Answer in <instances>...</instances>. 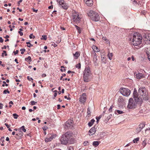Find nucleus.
Masks as SVG:
<instances>
[{
    "label": "nucleus",
    "mask_w": 150,
    "mask_h": 150,
    "mask_svg": "<svg viewBox=\"0 0 150 150\" xmlns=\"http://www.w3.org/2000/svg\"><path fill=\"white\" fill-rule=\"evenodd\" d=\"M138 96L136 99V102L141 103L142 101L147 100L148 99V93L144 87H140L138 90Z\"/></svg>",
    "instance_id": "1"
},
{
    "label": "nucleus",
    "mask_w": 150,
    "mask_h": 150,
    "mask_svg": "<svg viewBox=\"0 0 150 150\" xmlns=\"http://www.w3.org/2000/svg\"><path fill=\"white\" fill-rule=\"evenodd\" d=\"M142 37L140 34L137 33H134L132 38L130 39V40L132 41L133 43V45L134 46H137L140 45L142 42Z\"/></svg>",
    "instance_id": "2"
},
{
    "label": "nucleus",
    "mask_w": 150,
    "mask_h": 150,
    "mask_svg": "<svg viewBox=\"0 0 150 150\" xmlns=\"http://www.w3.org/2000/svg\"><path fill=\"white\" fill-rule=\"evenodd\" d=\"M71 136V134L69 132H67L63 134L60 139L61 144L66 145L68 143L69 140Z\"/></svg>",
    "instance_id": "3"
},
{
    "label": "nucleus",
    "mask_w": 150,
    "mask_h": 150,
    "mask_svg": "<svg viewBox=\"0 0 150 150\" xmlns=\"http://www.w3.org/2000/svg\"><path fill=\"white\" fill-rule=\"evenodd\" d=\"M88 15L93 21H98L100 20V16L98 13L93 10H90L88 12Z\"/></svg>",
    "instance_id": "4"
},
{
    "label": "nucleus",
    "mask_w": 150,
    "mask_h": 150,
    "mask_svg": "<svg viewBox=\"0 0 150 150\" xmlns=\"http://www.w3.org/2000/svg\"><path fill=\"white\" fill-rule=\"evenodd\" d=\"M90 68L88 67H86L83 72V80L85 82H88L89 81V76L91 74V71Z\"/></svg>",
    "instance_id": "5"
},
{
    "label": "nucleus",
    "mask_w": 150,
    "mask_h": 150,
    "mask_svg": "<svg viewBox=\"0 0 150 150\" xmlns=\"http://www.w3.org/2000/svg\"><path fill=\"white\" fill-rule=\"evenodd\" d=\"M138 102H135L132 98H130L129 100L128 104L127 105V108L129 109H133L136 107V103Z\"/></svg>",
    "instance_id": "6"
},
{
    "label": "nucleus",
    "mask_w": 150,
    "mask_h": 150,
    "mask_svg": "<svg viewBox=\"0 0 150 150\" xmlns=\"http://www.w3.org/2000/svg\"><path fill=\"white\" fill-rule=\"evenodd\" d=\"M72 18L73 20L76 23H79L81 19L78 13L75 11L73 12Z\"/></svg>",
    "instance_id": "7"
},
{
    "label": "nucleus",
    "mask_w": 150,
    "mask_h": 150,
    "mask_svg": "<svg viewBox=\"0 0 150 150\" xmlns=\"http://www.w3.org/2000/svg\"><path fill=\"white\" fill-rule=\"evenodd\" d=\"M120 91L123 95L126 96H129L131 93V91L130 90L126 88H120Z\"/></svg>",
    "instance_id": "8"
},
{
    "label": "nucleus",
    "mask_w": 150,
    "mask_h": 150,
    "mask_svg": "<svg viewBox=\"0 0 150 150\" xmlns=\"http://www.w3.org/2000/svg\"><path fill=\"white\" fill-rule=\"evenodd\" d=\"M73 121L72 120H68L67 121L65 125V128H71L73 127Z\"/></svg>",
    "instance_id": "9"
},
{
    "label": "nucleus",
    "mask_w": 150,
    "mask_h": 150,
    "mask_svg": "<svg viewBox=\"0 0 150 150\" xmlns=\"http://www.w3.org/2000/svg\"><path fill=\"white\" fill-rule=\"evenodd\" d=\"M93 62L94 66L96 67L98 66L99 61L97 59V56L96 54L95 53L93 56Z\"/></svg>",
    "instance_id": "10"
},
{
    "label": "nucleus",
    "mask_w": 150,
    "mask_h": 150,
    "mask_svg": "<svg viewBox=\"0 0 150 150\" xmlns=\"http://www.w3.org/2000/svg\"><path fill=\"white\" fill-rule=\"evenodd\" d=\"M86 95L85 93H83L80 98V101L82 103H84L86 100Z\"/></svg>",
    "instance_id": "11"
},
{
    "label": "nucleus",
    "mask_w": 150,
    "mask_h": 150,
    "mask_svg": "<svg viewBox=\"0 0 150 150\" xmlns=\"http://www.w3.org/2000/svg\"><path fill=\"white\" fill-rule=\"evenodd\" d=\"M144 126L145 124H140L136 130V133H138L140 132Z\"/></svg>",
    "instance_id": "12"
},
{
    "label": "nucleus",
    "mask_w": 150,
    "mask_h": 150,
    "mask_svg": "<svg viewBox=\"0 0 150 150\" xmlns=\"http://www.w3.org/2000/svg\"><path fill=\"white\" fill-rule=\"evenodd\" d=\"M150 47H146L145 49V52L147 56L148 59L149 61H150V58L149 57Z\"/></svg>",
    "instance_id": "13"
},
{
    "label": "nucleus",
    "mask_w": 150,
    "mask_h": 150,
    "mask_svg": "<svg viewBox=\"0 0 150 150\" xmlns=\"http://www.w3.org/2000/svg\"><path fill=\"white\" fill-rule=\"evenodd\" d=\"M19 132L18 133L16 134L15 136V138L18 139L19 138L21 137L23 135V133L21 130H18Z\"/></svg>",
    "instance_id": "14"
},
{
    "label": "nucleus",
    "mask_w": 150,
    "mask_h": 150,
    "mask_svg": "<svg viewBox=\"0 0 150 150\" xmlns=\"http://www.w3.org/2000/svg\"><path fill=\"white\" fill-rule=\"evenodd\" d=\"M133 97L135 101H136V99H137L138 96V93H137V91L135 89L134 90L133 93Z\"/></svg>",
    "instance_id": "15"
},
{
    "label": "nucleus",
    "mask_w": 150,
    "mask_h": 150,
    "mask_svg": "<svg viewBox=\"0 0 150 150\" xmlns=\"http://www.w3.org/2000/svg\"><path fill=\"white\" fill-rule=\"evenodd\" d=\"M96 132V130L95 127H92L89 131L90 135H92L93 134Z\"/></svg>",
    "instance_id": "16"
},
{
    "label": "nucleus",
    "mask_w": 150,
    "mask_h": 150,
    "mask_svg": "<svg viewBox=\"0 0 150 150\" xmlns=\"http://www.w3.org/2000/svg\"><path fill=\"white\" fill-rule=\"evenodd\" d=\"M87 5L88 6H91L93 4V0H87V1H84Z\"/></svg>",
    "instance_id": "17"
},
{
    "label": "nucleus",
    "mask_w": 150,
    "mask_h": 150,
    "mask_svg": "<svg viewBox=\"0 0 150 150\" xmlns=\"http://www.w3.org/2000/svg\"><path fill=\"white\" fill-rule=\"evenodd\" d=\"M136 76L137 79H140L143 78L144 77V76L143 74L142 73H138L137 74H136Z\"/></svg>",
    "instance_id": "18"
},
{
    "label": "nucleus",
    "mask_w": 150,
    "mask_h": 150,
    "mask_svg": "<svg viewBox=\"0 0 150 150\" xmlns=\"http://www.w3.org/2000/svg\"><path fill=\"white\" fill-rule=\"evenodd\" d=\"M60 6L64 9H67L68 8V6L67 4L64 2Z\"/></svg>",
    "instance_id": "19"
},
{
    "label": "nucleus",
    "mask_w": 150,
    "mask_h": 150,
    "mask_svg": "<svg viewBox=\"0 0 150 150\" xmlns=\"http://www.w3.org/2000/svg\"><path fill=\"white\" fill-rule=\"evenodd\" d=\"M75 141V139L72 137H70L68 141V143L70 144H73L74 143Z\"/></svg>",
    "instance_id": "20"
},
{
    "label": "nucleus",
    "mask_w": 150,
    "mask_h": 150,
    "mask_svg": "<svg viewBox=\"0 0 150 150\" xmlns=\"http://www.w3.org/2000/svg\"><path fill=\"white\" fill-rule=\"evenodd\" d=\"M92 48L93 50L96 52H98L100 51L99 50L96 46L93 45L92 47Z\"/></svg>",
    "instance_id": "21"
},
{
    "label": "nucleus",
    "mask_w": 150,
    "mask_h": 150,
    "mask_svg": "<svg viewBox=\"0 0 150 150\" xmlns=\"http://www.w3.org/2000/svg\"><path fill=\"white\" fill-rule=\"evenodd\" d=\"M74 56L75 57L76 59H77L78 57H79L80 55V54L79 52H76L75 53L73 54Z\"/></svg>",
    "instance_id": "22"
},
{
    "label": "nucleus",
    "mask_w": 150,
    "mask_h": 150,
    "mask_svg": "<svg viewBox=\"0 0 150 150\" xmlns=\"http://www.w3.org/2000/svg\"><path fill=\"white\" fill-rule=\"evenodd\" d=\"M95 120H94L93 119H92L91 120V121L89 122L88 123V126H89V127L93 125V123L95 122Z\"/></svg>",
    "instance_id": "23"
},
{
    "label": "nucleus",
    "mask_w": 150,
    "mask_h": 150,
    "mask_svg": "<svg viewBox=\"0 0 150 150\" xmlns=\"http://www.w3.org/2000/svg\"><path fill=\"white\" fill-rule=\"evenodd\" d=\"M101 61L102 62L104 63H106L107 62V61L106 57L101 56Z\"/></svg>",
    "instance_id": "24"
},
{
    "label": "nucleus",
    "mask_w": 150,
    "mask_h": 150,
    "mask_svg": "<svg viewBox=\"0 0 150 150\" xmlns=\"http://www.w3.org/2000/svg\"><path fill=\"white\" fill-rule=\"evenodd\" d=\"M113 53H108V54L107 55V56L108 58L110 60H111L112 59V57L113 56Z\"/></svg>",
    "instance_id": "25"
},
{
    "label": "nucleus",
    "mask_w": 150,
    "mask_h": 150,
    "mask_svg": "<svg viewBox=\"0 0 150 150\" xmlns=\"http://www.w3.org/2000/svg\"><path fill=\"white\" fill-rule=\"evenodd\" d=\"M100 142H99L97 141H94V142H93V146H96L99 145V143Z\"/></svg>",
    "instance_id": "26"
},
{
    "label": "nucleus",
    "mask_w": 150,
    "mask_h": 150,
    "mask_svg": "<svg viewBox=\"0 0 150 150\" xmlns=\"http://www.w3.org/2000/svg\"><path fill=\"white\" fill-rule=\"evenodd\" d=\"M22 130L24 132H26V129H25V126H23L21 127L20 128L18 129V130Z\"/></svg>",
    "instance_id": "27"
},
{
    "label": "nucleus",
    "mask_w": 150,
    "mask_h": 150,
    "mask_svg": "<svg viewBox=\"0 0 150 150\" xmlns=\"http://www.w3.org/2000/svg\"><path fill=\"white\" fill-rule=\"evenodd\" d=\"M57 1L60 6L64 2V0H57Z\"/></svg>",
    "instance_id": "28"
},
{
    "label": "nucleus",
    "mask_w": 150,
    "mask_h": 150,
    "mask_svg": "<svg viewBox=\"0 0 150 150\" xmlns=\"http://www.w3.org/2000/svg\"><path fill=\"white\" fill-rule=\"evenodd\" d=\"M149 34H146L145 35V36H144V38H145L146 39V41H147L148 40H149V41L150 40V37L149 36Z\"/></svg>",
    "instance_id": "29"
},
{
    "label": "nucleus",
    "mask_w": 150,
    "mask_h": 150,
    "mask_svg": "<svg viewBox=\"0 0 150 150\" xmlns=\"http://www.w3.org/2000/svg\"><path fill=\"white\" fill-rule=\"evenodd\" d=\"M75 26L76 27L77 29L78 30L79 33L80 34L81 33V30L79 27L78 26L75 25Z\"/></svg>",
    "instance_id": "30"
},
{
    "label": "nucleus",
    "mask_w": 150,
    "mask_h": 150,
    "mask_svg": "<svg viewBox=\"0 0 150 150\" xmlns=\"http://www.w3.org/2000/svg\"><path fill=\"white\" fill-rule=\"evenodd\" d=\"M25 60L28 61H29V62H31V58L30 57L28 56L25 59Z\"/></svg>",
    "instance_id": "31"
},
{
    "label": "nucleus",
    "mask_w": 150,
    "mask_h": 150,
    "mask_svg": "<svg viewBox=\"0 0 150 150\" xmlns=\"http://www.w3.org/2000/svg\"><path fill=\"white\" fill-rule=\"evenodd\" d=\"M41 40H46L47 39V35H42V38H41Z\"/></svg>",
    "instance_id": "32"
},
{
    "label": "nucleus",
    "mask_w": 150,
    "mask_h": 150,
    "mask_svg": "<svg viewBox=\"0 0 150 150\" xmlns=\"http://www.w3.org/2000/svg\"><path fill=\"white\" fill-rule=\"evenodd\" d=\"M45 141L46 142L51 141L52 139H50V137L49 138H46L45 139Z\"/></svg>",
    "instance_id": "33"
},
{
    "label": "nucleus",
    "mask_w": 150,
    "mask_h": 150,
    "mask_svg": "<svg viewBox=\"0 0 150 150\" xmlns=\"http://www.w3.org/2000/svg\"><path fill=\"white\" fill-rule=\"evenodd\" d=\"M81 64L80 63H79L77 64H76V68L78 69H80L81 68Z\"/></svg>",
    "instance_id": "34"
},
{
    "label": "nucleus",
    "mask_w": 150,
    "mask_h": 150,
    "mask_svg": "<svg viewBox=\"0 0 150 150\" xmlns=\"http://www.w3.org/2000/svg\"><path fill=\"white\" fill-rule=\"evenodd\" d=\"M56 137V134H52L51 135V137H50V139H52V140L53 139L55 138Z\"/></svg>",
    "instance_id": "35"
},
{
    "label": "nucleus",
    "mask_w": 150,
    "mask_h": 150,
    "mask_svg": "<svg viewBox=\"0 0 150 150\" xmlns=\"http://www.w3.org/2000/svg\"><path fill=\"white\" fill-rule=\"evenodd\" d=\"M101 115H100L99 116L96 117V118L97 120V121H96L97 123H98V122H99L100 119L101 118Z\"/></svg>",
    "instance_id": "36"
},
{
    "label": "nucleus",
    "mask_w": 150,
    "mask_h": 150,
    "mask_svg": "<svg viewBox=\"0 0 150 150\" xmlns=\"http://www.w3.org/2000/svg\"><path fill=\"white\" fill-rule=\"evenodd\" d=\"M26 43L27 45H27V46L29 47H30L33 46V45L31 44L30 42H27Z\"/></svg>",
    "instance_id": "37"
},
{
    "label": "nucleus",
    "mask_w": 150,
    "mask_h": 150,
    "mask_svg": "<svg viewBox=\"0 0 150 150\" xmlns=\"http://www.w3.org/2000/svg\"><path fill=\"white\" fill-rule=\"evenodd\" d=\"M139 140V137L137 138L134 139L133 142L134 143L135 142H137Z\"/></svg>",
    "instance_id": "38"
},
{
    "label": "nucleus",
    "mask_w": 150,
    "mask_h": 150,
    "mask_svg": "<svg viewBox=\"0 0 150 150\" xmlns=\"http://www.w3.org/2000/svg\"><path fill=\"white\" fill-rule=\"evenodd\" d=\"M13 116L14 118L16 119H17L18 116V115L16 113L13 114Z\"/></svg>",
    "instance_id": "39"
},
{
    "label": "nucleus",
    "mask_w": 150,
    "mask_h": 150,
    "mask_svg": "<svg viewBox=\"0 0 150 150\" xmlns=\"http://www.w3.org/2000/svg\"><path fill=\"white\" fill-rule=\"evenodd\" d=\"M20 50V51H21V54H24V52L25 51V49L24 48L21 49Z\"/></svg>",
    "instance_id": "40"
},
{
    "label": "nucleus",
    "mask_w": 150,
    "mask_h": 150,
    "mask_svg": "<svg viewBox=\"0 0 150 150\" xmlns=\"http://www.w3.org/2000/svg\"><path fill=\"white\" fill-rule=\"evenodd\" d=\"M7 93H10L9 91H8V89L5 90L3 91V93L4 94H6Z\"/></svg>",
    "instance_id": "41"
},
{
    "label": "nucleus",
    "mask_w": 150,
    "mask_h": 150,
    "mask_svg": "<svg viewBox=\"0 0 150 150\" xmlns=\"http://www.w3.org/2000/svg\"><path fill=\"white\" fill-rule=\"evenodd\" d=\"M102 39L105 41H106V42H109V41L108 40V39H107V38L105 37H102Z\"/></svg>",
    "instance_id": "42"
},
{
    "label": "nucleus",
    "mask_w": 150,
    "mask_h": 150,
    "mask_svg": "<svg viewBox=\"0 0 150 150\" xmlns=\"http://www.w3.org/2000/svg\"><path fill=\"white\" fill-rule=\"evenodd\" d=\"M117 112L119 114H120L124 113V112L121 110H117Z\"/></svg>",
    "instance_id": "43"
},
{
    "label": "nucleus",
    "mask_w": 150,
    "mask_h": 150,
    "mask_svg": "<svg viewBox=\"0 0 150 150\" xmlns=\"http://www.w3.org/2000/svg\"><path fill=\"white\" fill-rule=\"evenodd\" d=\"M88 110V112H87V113L88 115H90L91 113V112L90 111V109L89 108H88L87 109Z\"/></svg>",
    "instance_id": "44"
},
{
    "label": "nucleus",
    "mask_w": 150,
    "mask_h": 150,
    "mask_svg": "<svg viewBox=\"0 0 150 150\" xmlns=\"http://www.w3.org/2000/svg\"><path fill=\"white\" fill-rule=\"evenodd\" d=\"M37 102H35L34 101H31V105H34Z\"/></svg>",
    "instance_id": "45"
},
{
    "label": "nucleus",
    "mask_w": 150,
    "mask_h": 150,
    "mask_svg": "<svg viewBox=\"0 0 150 150\" xmlns=\"http://www.w3.org/2000/svg\"><path fill=\"white\" fill-rule=\"evenodd\" d=\"M146 141L144 140V141L142 143V145L143 146V147H144L146 145Z\"/></svg>",
    "instance_id": "46"
},
{
    "label": "nucleus",
    "mask_w": 150,
    "mask_h": 150,
    "mask_svg": "<svg viewBox=\"0 0 150 150\" xmlns=\"http://www.w3.org/2000/svg\"><path fill=\"white\" fill-rule=\"evenodd\" d=\"M67 148L68 150H74L73 147L71 146L68 147Z\"/></svg>",
    "instance_id": "47"
},
{
    "label": "nucleus",
    "mask_w": 150,
    "mask_h": 150,
    "mask_svg": "<svg viewBox=\"0 0 150 150\" xmlns=\"http://www.w3.org/2000/svg\"><path fill=\"white\" fill-rule=\"evenodd\" d=\"M150 129V128H149V129H146L145 131V133H146V134L149 133Z\"/></svg>",
    "instance_id": "48"
},
{
    "label": "nucleus",
    "mask_w": 150,
    "mask_h": 150,
    "mask_svg": "<svg viewBox=\"0 0 150 150\" xmlns=\"http://www.w3.org/2000/svg\"><path fill=\"white\" fill-rule=\"evenodd\" d=\"M27 78L28 80L29 81L33 80V79H32V78L30 77L29 76H28Z\"/></svg>",
    "instance_id": "49"
},
{
    "label": "nucleus",
    "mask_w": 150,
    "mask_h": 150,
    "mask_svg": "<svg viewBox=\"0 0 150 150\" xmlns=\"http://www.w3.org/2000/svg\"><path fill=\"white\" fill-rule=\"evenodd\" d=\"M113 107V106L112 105V106H111L110 107V108L109 109V111L110 112L112 111V108Z\"/></svg>",
    "instance_id": "50"
},
{
    "label": "nucleus",
    "mask_w": 150,
    "mask_h": 150,
    "mask_svg": "<svg viewBox=\"0 0 150 150\" xmlns=\"http://www.w3.org/2000/svg\"><path fill=\"white\" fill-rule=\"evenodd\" d=\"M18 52V50H16V51H13V53H14L15 55L17 54Z\"/></svg>",
    "instance_id": "51"
},
{
    "label": "nucleus",
    "mask_w": 150,
    "mask_h": 150,
    "mask_svg": "<svg viewBox=\"0 0 150 150\" xmlns=\"http://www.w3.org/2000/svg\"><path fill=\"white\" fill-rule=\"evenodd\" d=\"M88 143V141H85L83 143V144L84 146H86L87 145Z\"/></svg>",
    "instance_id": "52"
},
{
    "label": "nucleus",
    "mask_w": 150,
    "mask_h": 150,
    "mask_svg": "<svg viewBox=\"0 0 150 150\" xmlns=\"http://www.w3.org/2000/svg\"><path fill=\"white\" fill-rule=\"evenodd\" d=\"M18 32L19 33V34L21 36H22L23 35V33L21 32V31H19Z\"/></svg>",
    "instance_id": "53"
},
{
    "label": "nucleus",
    "mask_w": 150,
    "mask_h": 150,
    "mask_svg": "<svg viewBox=\"0 0 150 150\" xmlns=\"http://www.w3.org/2000/svg\"><path fill=\"white\" fill-rule=\"evenodd\" d=\"M4 40L1 37H0V42L2 43L3 42Z\"/></svg>",
    "instance_id": "54"
},
{
    "label": "nucleus",
    "mask_w": 150,
    "mask_h": 150,
    "mask_svg": "<svg viewBox=\"0 0 150 150\" xmlns=\"http://www.w3.org/2000/svg\"><path fill=\"white\" fill-rule=\"evenodd\" d=\"M4 55H5V56H6L7 55V54L6 53H5V54L4 53H2V56L4 57Z\"/></svg>",
    "instance_id": "55"
},
{
    "label": "nucleus",
    "mask_w": 150,
    "mask_h": 150,
    "mask_svg": "<svg viewBox=\"0 0 150 150\" xmlns=\"http://www.w3.org/2000/svg\"><path fill=\"white\" fill-rule=\"evenodd\" d=\"M47 128V127L46 126H45L44 127L42 128L43 129L44 131L46 130Z\"/></svg>",
    "instance_id": "56"
},
{
    "label": "nucleus",
    "mask_w": 150,
    "mask_h": 150,
    "mask_svg": "<svg viewBox=\"0 0 150 150\" xmlns=\"http://www.w3.org/2000/svg\"><path fill=\"white\" fill-rule=\"evenodd\" d=\"M145 11L144 10V11H141V13L143 15H145Z\"/></svg>",
    "instance_id": "57"
},
{
    "label": "nucleus",
    "mask_w": 150,
    "mask_h": 150,
    "mask_svg": "<svg viewBox=\"0 0 150 150\" xmlns=\"http://www.w3.org/2000/svg\"><path fill=\"white\" fill-rule=\"evenodd\" d=\"M3 105L1 103H0V109H1L3 107Z\"/></svg>",
    "instance_id": "58"
},
{
    "label": "nucleus",
    "mask_w": 150,
    "mask_h": 150,
    "mask_svg": "<svg viewBox=\"0 0 150 150\" xmlns=\"http://www.w3.org/2000/svg\"><path fill=\"white\" fill-rule=\"evenodd\" d=\"M5 125L6 126L7 128H9L10 127V126L6 123H5Z\"/></svg>",
    "instance_id": "59"
},
{
    "label": "nucleus",
    "mask_w": 150,
    "mask_h": 150,
    "mask_svg": "<svg viewBox=\"0 0 150 150\" xmlns=\"http://www.w3.org/2000/svg\"><path fill=\"white\" fill-rule=\"evenodd\" d=\"M132 1L133 4H137V2L135 0H133Z\"/></svg>",
    "instance_id": "60"
},
{
    "label": "nucleus",
    "mask_w": 150,
    "mask_h": 150,
    "mask_svg": "<svg viewBox=\"0 0 150 150\" xmlns=\"http://www.w3.org/2000/svg\"><path fill=\"white\" fill-rule=\"evenodd\" d=\"M33 36V34L32 33L30 34L29 36V38L30 39H31L32 38V36Z\"/></svg>",
    "instance_id": "61"
},
{
    "label": "nucleus",
    "mask_w": 150,
    "mask_h": 150,
    "mask_svg": "<svg viewBox=\"0 0 150 150\" xmlns=\"http://www.w3.org/2000/svg\"><path fill=\"white\" fill-rule=\"evenodd\" d=\"M57 108L58 109H59L60 108V105H57Z\"/></svg>",
    "instance_id": "62"
},
{
    "label": "nucleus",
    "mask_w": 150,
    "mask_h": 150,
    "mask_svg": "<svg viewBox=\"0 0 150 150\" xmlns=\"http://www.w3.org/2000/svg\"><path fill=\"white\" fill-rule=\"evenodd\" d=\"M52 46H53L54 47H56L57 46V45H56V44L55 43H54V44H52Z\"/></svg>",
    "instance_id": "63"
},
{
    "label": "nucleus",
    "mask_w": 150,
    "mask_h": 150,
    "mask_svg": "<svg viewBox=\"0 0 150 150\" xmlns=\"http://www.w3.org/2000/svg\"><path fill=\"white\" fill-rule=\"evenodd\" d=\"M22 0H20L18 2V5H19V4L21 2H22Z\"/></svg>",
    "instance_id": "64"
}]
</instances>
